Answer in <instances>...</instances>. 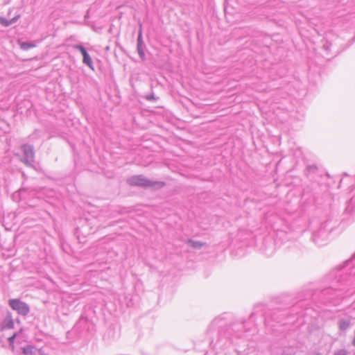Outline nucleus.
<instances>
[{
    "label": "nucleus",
    "mask_w": 355,
    "mask_h": 355,
    "mask_svg": "<svg viewBox=\"0 0 355 355\" xmlns=\"http://www.w3.org/2000/svg\"><path fill=\"white\" fill-rule=\"evenodd\" d=\"M127 182L131 186H137L144 188H161L164 185V183L162 182L150 180L142 175L132 176L127 180Z\"/></svg>",
    "instance_id": "nucleus-1"
},
{
    "label": "nucleus",
    "mask_w": 355,
    "mask_h": 355,
    "mask_svg": "<svg viewBox=\"0 0 355 355\" xmlns=\"http://www.w3.org/2000/svg\"><path fill=\"white\" fill-rule=\"evenodd\" d=\"M8 304L18 314L24 316L27 315L30 311L28 305L19 299L9 300Z\"/></svg>",
    "instance_id": "nucleus-2"
},
{
    "label": "nucleus",
    "mask_w": 355,
    "mask_h": 355,
    "mask_svg": "<svg viewBox=\"0 0 355 355\" xmlns=\"http://www.w3.org/2000/svg\"><path fill=\"white\" fill-rule=\"evenodd\" d=\"M24 157L22 162L27 166H33L34 162L33 147L31 145L24 144L21 146Z\"/></svg>",
    "instance_id": "nucleus-3"
},
{
    "label": "nucleus",
    "mask_w": 355,
    "mask_h": 355,
    "mask_svg": "<svg viewBox=\"0 0 355 355\" xmlns=\"http://www.w3.org/2000/svg\"><path fill=\"white\" fill-rule=\"evenodd\" d=\"M73 48L80 51L83 57V62L87 65L90 69H94L92 60L86 49L81 44H74L73 45Z\"/></svg>",
    "instance_id": "nucleus-4"
},
{
    "label": "nucleus",
    "mask_w": 355,
    "mask_h": 355,
    "mask_svg": "<svg viewBox=\"0 0 355 355\" xmlns=\"http://www.w3.org/2000/svg\"><path fill=\"white\" fill-rule=\"evenodd\" d=\"M14 328V321L12 314L8 313L1 324V329H11Z\"/></svg>",
    "instance_id": "nucleus-5"
},
{
    "label": "nucleus",
    "mask_w": 355,
    "mask_h": 355,
    "mask_svg": "<svg viewBox=\"0 0 355 355\" xmlns=\"http://www.w3.org/2000/svg\"><path fill=\"white\" fill-rule=\"evenodd\" d=\"M20 17L19 15H16L15 17L11 19H7L5 17H0V24L5 27H8L13 24H15Z\"/></svg>",
    "instance_id": "nucleus-6"
},
{
    "label": "nucleus",
    "mask_w": 355,
    "mask_h": 355,
    "mask_svg": "<svg viewBox=\"0 0 355 355\" xmlns=\"http://www.w3.org/2000/svg\"><path fill=\"white\" fill-rule=\"evenodd\" d=\"M350 320L348 319H341L338 322L339 329L346 330L350 326Z\"/></svg>",
    "instance_id": "nucleus-7"
},
{
    "label": "nucleus",
    "mask_w": 355,
    "mask_h": 355,
    "mask_svg": "<svg viewBox=\"0 0 355 355\" xmlns=\"http://www.w3.org/2000/svg\"><path fill=\"white\" fill-rule=\"evenodd\" d=\"M23 353L25 355H36L37 349L34 347H33L31 345H28V346L23 348Z\"/></svg>",
    "instance_id": "nucleus-8"
},
{
    "label": "nucleus",
    "mask_w": 355,
    "mask_h": 355,
    "mask_svg": "<svg viewBox=\"0 0 355 355\" xmlns=\"http://www.w3.org/2000/svg\"><path fill=\"white\" fill-rule=\"evenodd\" d=\"M20 48L24 51H27L30 49L34 48L35 44L33 43L22 42L19 43Z\"/></svg>",
    "instance_id": "nucleus-9"
},
{
    "label": "nucleus",
    "mask_w": 355,
    "mask_h": 355,
    "mask_svg": "<svg viewBox=\"0 0 355 355\" xmlns=\"http://www.w3.org/2000/svg\"><path fill=\"white\" fill-rule=\"evenodd\" d=\"M188 243L191 245V247L196 249H200L205 245V243L202 242L193 240H189Z\"/></svg>",
    "instance_id": "nucleus-10"
},
{
    "label": "nucleus",
    "mask_w": 355,
    "mask_h": 355,
    "mask_svg": "<svg viewBox=\"0 0 355 355\" xmlns=\"http://www.w3.org/2000/svg\"><path fill=\"white\" fill-rule=\"evenodd\" d=\"M137 52H138V54H139L140 58L142 60H144L146 58H145V53H144V51L143 44H137Z\"/></svg>",
    "instance_id": "nucleus-11"
},
{
    "label": "nucleus",
    "mask_w": 355,
    "mask_h": 355,
    "mask_svg": "<svg viewBox=\"0 0 355 355\" xmlns=\"http://www.w3.org/2000/svg\"><path fill=\"white\" fill-rule=\"evenodd\" d=\"M334 355H347V352L345 349H339L336 351Z\"/></svg>",
    "instance_id": "nucleus-12"
},
{
    "label": "nucleus",
    "mask_w": 355,
    "mask_h": 355,
    "mask_svg": "<svg viewBox=\"0 0 355 355\" xmlns=\"http://www.w3.org/2000/svg\"><path fill=\"white\" fill-rule=\"evenodd\" d=\"M17 336V334H14L12 336H11L9 338H8V341H9V343L10 345H12L13 347V344H14V341H15V339Z\"/></svg>",
    "instance_id": "nucleus-13"
},
{
    "label": "nucleus",
    "mask_w": 355,
    "mask_h": 355,
    "mask_svg": "<svg viewBox=\"0 0 355 355\" xmlns=\"http://www.w3.org/2000/svg\"><path fill=\"white\" fill-rule=\"evenodd\" d=\"M323 232H320L318 234H315L313 236V240L315 242V243L318 244V245H320V243H319L318 241V236L322 234Z\"/></svg>",
    "instance_id": "nucleus-14"
},
{
    "label": "nucleus",
    "mask_w": 355,
    "mask_h": 355,
    "mask_svg": "<svg viewBox=\"0 0 355 355\" xmlns=\"http://www.w3.org/2000/svg\"><path fill=\"white\" fill-rule=\"evenodd\" d=\"M146 98L148 100V101H153V100H156V98L154 94H150L148 96H147L146 97Z\"/></svg>",
    "instance_id": "nucleus-15"
},
{
    "label": "nucleus",
    "mask_w": 355,
    "mask_h": 355,
    "mask_svg": "<svg viewBox=\"0 0 355 355\" xmlns=\"http://www.w3.org/2000/svg\"><path fill=\"white\" fill-rule=\"evenodd\" d=\"M137 44H143L142 40H141V31H139V36L137 38Z\"/></svg>",
    "instance_id": "nucleus-16"
},
{
    "label": "nucleus",
    "mask_w": 355,
    "mask_h": 355,
    "mask_svg": "<svg viewBox=\"0 0 355 355\" xmlns=\"http://www.w3.org/2000/svg\"><path fill=\"white\" fill-rule=\"evenodd\" d=\"M88 14H89V11L87 12V14L85 15V17H88Z\"/></svg>",
    "instance_id": "nucleus-17"
}]
</instances>
